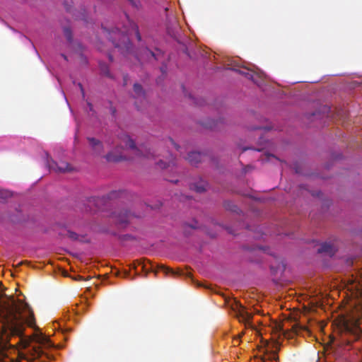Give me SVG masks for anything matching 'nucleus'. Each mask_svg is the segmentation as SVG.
<instances>
[{
    "mask_svg": "<svg viewBox=\"0 0 362 362\" xmlns=\"http://www.w3.org/2000/svg\"><path fill=\"white\" fill-rule=\"evenodd\" d=\"M28 305L22 300L16 301L12 300L11 302L0 304V322H1V329L5 332L8 331L13 335H21L23 331V325L25 320L21 313L23 310L28 308Z\"/></svg>",
    "mask_w": 362,
    "mask_h": 362,
    "instance_id": "obj_1",
    "label": "nucleus"
},
{
    "mask_svg": "<svg viewBox=\"0 0 362 362\" xmlns=\"http://www.w3.org/2000/svg\"><path fill=\"white\" fill-rule=\"evenodd\" d=\"M122 21L123 30H121L119 24L110 32L105 28H104V30L107 32V37L112 42V45L124 54L130 53L132 49V44L128 37L129 33L134 31L138 41L141 40V36L138 25L125 13L123 14Z\"/></svg>",
    "mask_w": 362,
    "mask_h": 362,
    "instance_id": "obj_2",
    "label": "nucleus"
},
{
    "mask_svg": "<svg viewBox=\"0 0 362 362\" xmlns=\"http://www.w3.org/2000/svg\"><path fill=\"white\" fill-rule=\"evenodd\" d=\"M338 329L343 342L347 345L357 341L362 336V328L358 325V321L354 317L341 319Z\"/></svg>",
    "mask_w": 362,
    "mask_h": 362,
    "instance_id": "obj_3",
    "label": "nucleus"
},
{
    "mask_svg": "<svg viewBox=\"0 0 362 362\" xmlns=\"http://www.w3.org/2000/svg\"><path fill=\"white\" fill-rule=\"evenodd\" d=\"M121 142L125 144L126 148H130L134 151V154L136 156H144L148 159L154 158L156 156L155 151H151L150 148L142 146L141 148L136 147L134 141L130 138V136L126 134H122L119 136Z\"/></svg>",
    "mask_w": 362,
    "mask_h": 362,
    "instance_id": "obj_4",
    "label": "nucleus"
},
{
    "mask_svg": "<svg viewBox=\"0 0 362 362\" xmlns=\"http://www.w3.org/2000/svg\"><path fill=\"white\" fill-rule=\"evenodd\" d=\"M232 308L238 318L239 321L244 322L245 325H250L252 318V314L249 313L246 308L240 303L235 301Z\"/></svg>",
    "mask_w": 362,
    "mask_h": 362,
    "instance_id": "obj_5",
    "label": "nucleus"
},
{
    "mask_svg": "<svg viewBox=\"0 0 362 362\" xmlns=\"http://www.w3.org/2000/svg\"><path fill=\"white\" fill-rule=\"evenodd\" d=\"M47 165L50 170H53L56 173H65L70 170L69 164L64 161L57 163L53 160L47 159Z\"/></svg>",
    "mask_w": 362,
    "mask_h": 362,
    "instance_id": "obj_6",
    "label": "nucleus"
},
{
    "mask_svg": "<svg viewBox=\"0 0 362 362\" xmlns=\"http://www.w3.org/2000/svg\"><path fill=\"white\" fill-rule=\"evenodd\" d=\"M134 97L136 98L135 105L138 110L140 109V106L138 104V100L142 103L145 100V93L143 90L142 86L139 83L134 84Z\"/></svg>",
    "mask_w": 362,
    "mask_h": 362,
    "instance_id": "obj_7",
    "label": "nucleus"
},
{
    "mask_svg": "<svg viewBox=\"0 0 362 362\" xmlns=\"http://www.w3.org/2000/svg\"><path fill=\"white\" fill-rule=\"evenodd\" d=\"M132 216V214L127 210H122L115 214L117 221L121 225H127Z\"/></svg>",
    "mask_w": 362,
    "mask_h": 362,
    "instance_id": "obj_8",
    "label": "nucleus"
},
{
    "mask_svg": "<svg viewBox=\"0 0 362 362\" xmlns=\"http://www.w3.org/2000/svg\"><path fill=\"white\" fill-rule=\"evenodd\" d=\"M238 72L245 76L247 78L251 79L257 86H260L262 82V76L257 73L243 71H238Z\"/></svg>",
    "mask_w": 362,
    "mask_h": 362,
    "instance_id": "obj_9",
    "label": "nucleus"
},
{
    "mask_svg": "<svg viewBox=\"0 0 362 362\" xmlns=\"http://www.w3.org/2000/svg\"><path fill=\"white\" fill-rule=\"evenodd\" d=\"M317 252L318 253H327L329 256H333L335 254L336 250L332 244L324 243L317 249Z\"/></svg>",
    "mask_w": 362,
    "mask_h": 362,
    "instance_id": "obj_10",
    "label": "nucleus"
},
{
    "mask_svg": "<svg viewBox=\"0 0 362 362\" xmlns=\"http://www.w3.org/2000/svg\"><path fill=\"white\" fill-rule=\"evenodd\" d=\"M202 156H203L201 153L197 151H192L188 154L186 159L191 165H196L202 161Z\"/></svg>",
    "mask_w": 362,
    "mask_h": 362,
    "instance_id": "obj_11",
    "label": "nucleus"
},
{
    "mask_svg": "<svg viewBox=\"0 0 362 362\" xmlns=\"http://www.w3.org/2000/svg\"><path fill=\"white\" fill-rule=\"evenodd\" d=\"M88 140L90 145L97 153H100L103 150V146L102 142L95 138L88 137Z\"/></svg>",
    "mask_w": 362,
    "mask_h": 362,
    "instance_id": "obj_12",
    "label": "nucleus"
},
{
    "mask_svg": "<svg viewBox=\"0 0 362 362\" xmlns=\"http://www.w3.org/2000/svg\"><path fill=\"white\" fill-rule=\"evenodd\" d=\"M207 183L204 181L201 180L198 183H192L190 185V189L192 190H194L197 192L201 193L204 192L206 189Z\"/></svg>",
    "mask_w": 362,
    "mask_h": 362,
    "instance_id": "obj_13",
    "label": "nucleus"
},
{
    "mask_svg": "<svg viewBox=\"0 0 362 362\" xmlns=\"http://www.w3.org/2000/svg\"><path fill=\"white\" fill-rule=\"evenodd\" d=\"M105 158L109 162H119L123 160H126V157L122 156L121 153L115 154L114 152L108 153Z\"/></svg>",
    "mask_w": 362,
    "mask_h": 362,
    "instance_id": "obj_14",
    "label": "nucleus"
},
{
    "mask_svg": "<svg viewBox=\"0 0 362 362\" xmlns=\"http://www.w3.org/2000/svg\"><path fill=\"white\" fill-rule=\"evenodd\" d=\"M67 238H69L71 240H79L81 242H86L87 240H85L86 237L83 235H79L77 233H76L74 231L71 230H66V233L64 235Z\"/></svg>",
    "mask_w": 362,
    "mask_h": 362,
    "instance_id": "obj_15",
    "label": "nucleus"
},
{
    "mask_svg": "<svg viewBox=\"0 0 362 362\" xmlns=\"http://www.w3.org/2000/svg\"><path fill=\"white\" fill-rule=\"evenodd\" d=\"M151 58L157 59L156 53L148 48L144 49L142 59H150Z\"/></svg>",
    "mask_w": 362,
    "mask_h": 362,
    "instance_id": "obj_16",
    "label": "nucleus"
},
{
    "mask_svg": "<svg viewBox=\"0 0 362 362\" xmlns=\"http://www.w3.org/2000/svg\"><path fill=\"white\" fill-rule=\"evenodd\" d=\"M99 66L100 71L102 72L103 74L109 78H112V76L110 72L109 67L105 63L100 62Z\"/></svg>",
    "mask_w": 362,
    "mask_h": 362,
    "instance_id": "obj_17",
    "label": "nucleus"
},
{
    "mask_svg": "<svg viewBox=\"0 0 362 362\" xmlns=\"http://www.w3.org/2000/svg\"><path fill=\"white\" fill-rule=\"evenodd\" d=\"M224 207L229 211H233V212H238V208L236 205H235L233 202H224Z\"/></svg>",
    "mask_w": 362,
    "mask_h": 362,
    "instance_id": "obj_18",
    "label": "nucleus"
},
{
    "mask_svg": "<svg viewBox=\"0 0 362 362\" xmlns=\"http://www.w3.org/2000/svg\"><path fill=\"white\" fill-rule=\"evenodd\" d=\"M156 164L160 168H166L168 167H170V165H174V162L173 160H170L168 163L164 161L163 160L160 159Z\"/></svg>",
    "mask_w": 362,
    "mask_h": 362,
    "instance_id": "obj_19",
    "label": "nucleus"
},
{
    "mask_svg": "<svg viewBox=\"0 0 362 362\" xmlns=\"http://www.w3.org/2000/svg\"><path fill=\"white\" fill-rule=\"evenodd\" d=\"M158 269L163 272L166 274H171L173 275L177 274V273H175L172 269L167 267L164 265L158 266Z\"/></svg>",
    "mask_w": 362,
    "mask_h": 362,
    "instance_id": "obj_20",
    "label": "nucleus"
},
{
    "mask_svg": "<svg viewBox=\"0 0 362 362\" xmlns=\"http://www.w3.org/2000/svg\"><path fill=\"white\" fill-rule=\"evenodd\" d=\"M179 26L176 24L175 28H167L168 33L173 37H176Z\"/></svg>",
    "mask_w": 362,
    "mask_h": 362,
    "instance_id": "obj_21",
    "label": "nucleus"
},
{
    "mask_svg": "<svg viewBox=\"0 0 362 362\" xmlns=\"http://www.w3.org/2000/svg\"><path fill=\"white\" fill-rule=\"evenodd\" d=\"M64 36L66 37V40L69 42L72 41V33L69 28H67V27L64 28Z\"/></svg>",
    "mask_w": 362,
    "mask_h": 362,
    "instance_id": "obj_22",
    "label": "nucleus"
},
{
    "mask_svg": "<svg viewBox=\"0 0 362 362\" xmlns=\"http://www.w3.org/2000/svg\"><path fill=\"white\" fill-rule=\"evenodd\" d=\"M7 341L4 338L3 334L0 332V353L6 347Z\"/></svg>",
    "mask_w": 362,
    "mask_h": 362,
    "instance_id": "obj_23",
    "label": "nucleus"
},
{
    "mask_svg": "<svg viewBox=\"0 0 362 362\" xmlns=\"http://www.w3.org/2000/svg\"><path fill=\"white\" fill-rule=\"evenodd\" d=\"M73 16H75L76 19H80L85 22H87L86 11L84 9H83V12L80 13L79 15L73 14Z\"/></svg>",
    "mask_w": 362,
    "mask_h": 362,
    "instance_id": "obj_24",
    "label": "nucleus"
},
{
    "mask_svg": "<svg viewBox=\"0 0 362 362\" xmlns=\"http://www.w3.org/2000/svg\"><path fill=\"white\" fill-rule=\"evenodd\" d=\"M132 6L139 8L141 6L140 0H127Z\"/></svg>",
    "mask_w": 362,
    "mask_h": 362,
    "instance_id": "obj_25",
    "label": "nucleus"
},
{
    "mask_svg": "<svg viewBox=\"0 0 362 362\" xmlns=\"http://www.w3.org/2000/svg\"><path fill=\"white\" fill-rule=\"evenodd\" d=\"M71 3H72L71 1H70V2L64 1V7H65L66 11H68V12H71Z\"/></svg>",
    "mask_w": 362,
    "mask_h": 362,
    "instance_id": "obj_26",
    "label": "nucleus"
},
{
    "mask_svg": "<svg viewBox=\"0 0 362 362\" xmlns=\"http://www.w3.org/2000/svg\"><path fill=\"white\" fill-rule=\"evenodd\" d=\"M168 140H169V142H170L172 145H173V146H175V148L177 150H178V149H179V146H178V145H177V144L175 143V141H174L172 139H170V138Z\"/></svg>",
    "mask_w": 362,
    "mask_h": 362,
    "instance_id": "obj_27",
    "label": "nucleus"
},
{
    "mask_svg": "<svg viewBox=\"0 0 362 362\" xmlns=\"http://www.w3.org/2000/svg\"><path fill=\"white\" fill-rule=\"evenodd\" d=\"M212 123L211 124H209L207 127L211 128V129H216L217 127V124L215 123L214 121H212Z\"/></svg>",
    "mask_w": 362,
    "mask_h": 362,
    "instance_id": "obj_28",
    "label": "nucleus"
},
{
    "mask_svg": "<svg viewBox=\"0 0 362 362\" xmlns=\"http://www.w3.org/2000/svg\"><path fill=\"white\" fill-rule=\"evenodd\" d=\"M87 105H88V106L89 107V110L90 111H93V105L90 103H89V102L87 103Z\"/></svg>",
    "mask_w": 362,
    "mask_h": 362,
    "instance_id": "obj_29",
    "label": "nucleus"
},
{
    "mask_svg": "<svg viewBox=\"0 0 362 362\" xmlns=\"http://www.w3.org/2000/svg\"><path fill=\"white\" fill-rule=\"evenodd\" d=\"M78 86L80 87V89L81 90L83 97H84L85 96V93H84V90H83V86H82L81 83H78Z\"/></svg>",
    "mask_w": 362,
    "mask_h": 362,
    "instance_id": "obj_30",
    "label": "nucleus"
},
{
    "mask_svg": "<svg viewBox=\"0 0 362 362\" xmlns=\"http://www.w3.org/2000/svg\"><path fill=\"white\" fill-rule=\"evenodd\" d=\"M127 78H128L127 75H125V76H124V86H126V85H127Z\"/></svg>",
    "mask_w": 362,
    "mask_h": 362,
    "instance_id": "obj_31",
    "label": "nucleus"
},
{
    "mask_svg": "<svg viewBox=\"0 0 362 362\" xmlns=\"http://www.w3.org/2000/svg\"><path fill=\"white\" fill-rule=\"evenodd\" d=\"M97 201H98V199L92 198L89 202H94V203H95V202H97Z\"/></svg>",
    "mask_w": 362,
    "mask_h": 362,
    "instance_id": "obj_32",
    "label": "nucleus"
},
{
    "mask_svg": "<svg viewBox=\"0 0 362 362\" xmlns=\"http://www.w3.org/2000/svg\"><path fill=\"white\" fill-rule=\"evenodd\" d=\"M108 58H109V59H110V62H112V61H113L112 56L110 54L108 55Z\"/></svg>",
    "mask_w": 362,
    "mask_h": 362,
    "instance_id": "obj_33",
    "label": "nucleus"
},
{
    "mask_svg": "<svg viewBox=\"0 0 362 362\" xmlns=\"http://www.w3.org/2000/svg\"><path fill=\"white\" fill-rule=\"evenodd\" d=\"M187 226H189V227H190L192 228H197V226H195L188 225V224L187 225Z\"/></svg>",
    "mask_w": 362,
    "mask_h": 362,
    "instance_id": "obj_34",
    "label": "nucleus"
},
{
    "mask_svg": "<svg viewBox=\"0 0 362 362\" xmlns=\"http://www.w3.org/2000/svg\"><path fill=\"white\" fill-rule=\"evenodd\" d=\"M272 357H273V358H274V359H276V357H277V356H276V354L274 353V354H272Z\"/></svg>",
    "mask_w": 362,
    "mask_h": 362,
    "instance_id": "obj_35",
    "label": "nucleus"
},
{
    "mask_svg": "<svg viewBox=\"0 0 362 362\" xmlns=\"http://www.w3.org/2000/svg\"><path fill=\"white\" fill-rule=\"evenodd\" d=\"M62 56L64 57V59L65 60H67V58H66V55H64V54H62Z\"/></svg>",
    "mask_w": 362,
    "mask_h": 362,
    "instance_id": "obj_36",
    "label": "nucleus"
},
{
    "mask_svg": "<svg viewBox=\"0 0 362 362\" xmlns=\"http://www.w3.org/2000/svg\"><path fill=\"white\" fill-rule=\"evenodd\" d=\"M269 157L275 158V157H274V156H272V155H269V156H268V158H269Z\"/></svg>",
    "mask_w": 362,
    "mask_h": 362,
    "instance_id": "obj_37",
    "label": "nucleus"
},
{
    "mask_svg": "<svg viewBox=\"0 0 362 362\" xmlns=\"http://www.w3.org/2000/svg\"><path fill=\"white\" fill-rule=\"evenodd\" d=\"M171 182H177V180H170Z\"/></svg>",
    "mask_w": 362,
    "mask_h": 362,
    "instance_id": "obj_38",
    "label": "nucleus"
},
{
    "mask_svg": "<svg viewBox=\"0 0 362 362\" xmlns=\"http://www.w3.org/2000/svg\"><path fill=\"white\" fill-rule=\"evenodd\" d=\"M135 57L138 59V61H141V59L138 58V57L135 56Z\"/></svg>",
    "mask_w": 362,
    "mask_h": 362,
    "instance_id": "obj_39",
    "label": "nucleus"
},
{
    "mask_svg": "<svg viewBox=\"0 0 362 362\" xmlns=\"http://www.w3.org/2000/svg\"><path fill=\"white\" fill-rule=\"evenodd\" d=\"M115 112V110H112V113L114 114Z\"/></svg>",
    "mask_w": 362,
    "mask_h": 362,
    "instance_id": "obj_40",
    "label": "nucleus"
}]
</instances>
